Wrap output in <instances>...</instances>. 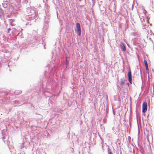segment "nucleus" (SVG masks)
<instances>
[{
  "label": "nucleus",
  "mask_w": 154,
  "mask_h": 154,
  "mask_svg": "<svg viewBox=\"0 0 154 154\" xmlns=\"http://www.w3.org/2000/svg\"><path fill=\"white\" fill-rule=\"evenodd\" d=\"M147 103L146 102H144L142 105V112L145 113L147 109Z\"/></svg>",
  "instance_id": "f03ea898"
},
{
  "label": "nucleus",
  "mask_w": 154,
  "mask_h": 154,
  "mask_svg": "<svg viewBox=\"0 0 154 154\" xmlns=\"http://www.w3.org/2000/svg\"><path fill=\"white\" fill-rule=\"evenodd\" d=\"M66 61H67V57H66Z\"/></svg>",
  "instance_id": "6e6552de"
},
{
  "label": "nucleus",
  "mask_w": 154,
  "mask_h": 154,
  "mask_svg": "<svg viewBox=\"0 0 154 154\" xmlns=\"http://www.w3.org/2000/svg\"><path fill=\"white\" fill-rule=\"evenodd\" d=\"M109 154H112V152H110L109 153Z\"/></svg>",
  "instance_id": "0eeeda50"
},
{
  "label": "nucleus",
  "mask_w": 154,
  "mask_h": 154,
  "mask_svg": "<svg viewBox=\"0 0 154 154\" xmlns=\"http://www.w3.org/2000/svg\"><path fill=\"white\" fill-rule=\"evenodd\" d=\"M125 82V80L124 79H121L120 84L121 85H124Z\"/></svg>",
  "instance_id": "423d86ee"
},
{
  "label": "nucleus",
  "mask_w": 154,
  "mask_h": 154,
  "mask_svg": "<svg viewBox=\"0 0 154 154\" xmlns=\"http://www.w3.org/2000/svg\"><path fill=\"white\" fill-rule=\"evenodd\" d=\"M128 75L129 82L130 84H132L131 72V71H129L128 72Z\"/></svg>",
  "instance_id": "7ed1b4c3"
},
{
  "label": "nucleus",
  "mask_w": 154,
  "mask_h": 154,
  "mask_svg": "<svg viewBox=\"0 0 154 154\" xmlns=\"http://www.w3.org/2000/svg\"><path fill=\"white\" fill-rule=\"evenodd\" d=\"M120 48L123 51H125L126 49L123 43L122 42L120 45Z\"/></svg>",
  "instance_id": "20e7f679"
},
{
  "label": "nucleus",
  "mask_w": 154,
  "mask_h": 154,
  "mask_svg": "<svg viewBox=\"0 0 154 154\" xmlns=\"http://www.w3.org/2000/svg\"><path fill=\"white\" fill-rule=\"evenodd\" d=\"M144 63L145 65V66L146 70L147 71H149L148 67L147 62L146 60H144Z\"/></svg>",
  "instance_id": "39448f33"
},
{
  "label": "nucleus",
  "mask_w": 154,
  "mask_h": 154,
  "mask_svg": "<svg viewBox=\"0 0 154 154\" xmlns=\"http://www.w3.org/2000/svg\"><path fill=\"white\" fill-rule=\"evenodd\" d=\"M76 28L77 30L76 31L77 33L78 34V35L79 36H80L81 34V31L80 24L79 23H77L76 24Z\"/></svg>",
  "instance_id": "f257e3e1"
}]
</instances>
